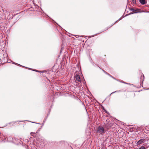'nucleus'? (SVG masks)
<instances>
[{"mask_svg": "<svg viewBox=\"0 0 149 149\" xmlns=\"http://www.w3.org/2000/svg\"><path fill=\"white\" fill-rule=\"evenodd\" d=\"M34 71H35L37 72H40V71H38V70H34Z\"/></svg>", "mask_w": 149, "mask_h": 149, "instance_id": "2eb2a0df", "label": "nucleus"}, {"mask_svg": "<svg viewBox=\"0 0 149 149\" xmlns=\"http://www.w3.org/2000/svg\"><path fill=\"white\" fill-rule=\"evenodd\" d=\"M110 77H112V78H113V77L111 75H110L109 74V75H108Z\"/></svg>", "mask_w": 149, "mask_h": 149, "instance_id": "ddd939ff", "label": "nucleus"}, {"mask_svg": "<svg viewBox=\"0 0 149 149\" xmlns=\"http://www.w3.org/2000/svg\"><path fill=\"white\" fill-rule=\"evenodd\" d=\"M39 141L41 143V145L44 144L46 142V140L43 137H41L40 140Z\"/></svg>", "mask_w": 149, "mask_h": 149, "instance_id": "7ed1b4c3", "label": "nucleus"}, {"mask_svg": "<svg viewBox=\"0 0 149 149\" xmlns=\"http://www.w3.org/2000/svg\"><path fill=\"white\" fill-rule=\"evenodd\" d=\"M139 1L142 5H144L147 3V1H146V0H139Z\"/></svg>", "mask_w": 149, "mask_h": 149, "instance_id": "39448f33", "label": "nucleus"}, {"mask_svg": "<svg viewBox=\"0 0 149 149\" xmlns=\"http://www.w3.org/2000/svg\"><path fill=\"white\" fill-rule=\"evenodd\" d=\"M131 10L133 11V12L136 11V10L132 8L131 9Z\"/></svg>", "mask_w": 149, "mask_h": 149, "instance_id": "9d476101", "label": "nucleus"}, {"mask_svg": "<svg viewBox=\"0 0 149 149\" xmlns=\"http://www.w3.org/2000/svg\"><path fill=\"white\" fill-rule=\"evenodd\" d=\"M113 78V79H115L116 80V79L115 78H114V77H113V78Z\"/></svg>", "mask_w": 149, "mask_h": 149, "instance_id": "f3484780", "label": "nucleus"}, {"mask_svg": "<svg viewBox=\"0 0 149 149\" xmlns=\"http://www.w3.org/2000/svg\"><path fill=\"white\" fill-rule=\"evenodd\" d=\"M79 36H76V37L77 38H78V37H79Z\"/></svg>", "mask_w": 149, "mask_h": 149, "instance_id": "dca6fc26", "label": "nucleus"}, {"mask_svg": "<svg viewBox=\"0 0 149 149\" xmlns=\"http://www.w3.org/2000/svg\"><path fill=\"white\" fill-rule=\"evenodd\" d=\"M148 89H149V88Z\"/></svg>", "mask_w": 149, "mask_h": 149, "instance_id": "a878e982", "label": "nucleus"}, {"mask_svg": "<svg viewBox=\"0 0 149 149\" xmlns=\"http://www.w3.org/2000/svg\"><path fill=\"white\" fill-rule=\"evenodd\" d=\"M17 65H19V64H17Z\"/></svg>", "mask_w": 149, "mask_h": 149, "instance_id": "393cba45", "label": "nucleus"}, {"mask_svg": "<svg viewBox=\"0 0 149 149\" xmlns=\"http://www.w3.org/2000/svg\"><path fill=\"white\" fill-rule=\"evenodd\" d=\"M137 13V12H135V13Z\"/></svg>", "mask_w": 149, "mask_h": 149, "instance_id": "aec40b11", "label": "nucleus"}, {"mask_svg": "<svg viewBox=\"0 0 149 149\" xmlns=\"http://www.w3.org/2000/svg\"><path fill=\"white\" fill-rule=\"evenodd\" d=\"M47 117H46V119L45 120H46V119H47Z\"/></svg>", "mask_w": 149, "mask_h": 149, "instance_id": "4be33fe9", "label": "nucleus"}, {"mask_svg": "<svg viewBox=\"0 0 149 149\" xmlns=\"http://www.w3.org/2000/svg\"><path fill=\"white\" fill-rule=\"evenodd\" d=\"M143 76L142 77V76L141 77V78H140V79L141 78H143V80H142V82L143 81L144 79V76L143 75Z\"/></svg>", "mask_w": 149, "mask_h": 149, "instance_id": "1a4fd4ad", "label": "nucleus"}, {"mask_svg": "<svg viewBox=\"0 0 149 149\" xmlns=\"http://www.w3.org/2000/svg\"><path fill=\"white\" fill-rule=\"evenodd\" d=\"M36 123V124H38V123Z\"/></svg>", "mask_w": 149, "mask_h": 149, "instance_id": "6ab92c4d", "label": "nucleus"}, {"mask_svg": "<svg viewBox=\"0 0 149 149\" xmlns=\"http://www.w3.org/2000/svg\"><path fill=\"white\" fill-rule=\"evenodd\" d=\"M121 19L120 18L118 20H117V21H116V22H115V23L117 21H118V20H120Z\"/></svg>", "mask_w": 149, "mask_h": 149, "instance_id": "4468645a", "label": "nucleus"}, {"mask_svg": "<svg viewBox=\"0 0 149 149\" xmlns=\"http://www.w3.org/2000/svg\"><path fill=\"white\" fill-rule=\"evenodd\" d=\"M120 90H119V91H116L115 92H113L111 94H110V95H111V94L114 93H116V92H120Z\"/></svg>", "mask_w": 149, "mask_h": 149, "instance_id": "0eeeda50", "label": "nucleus"}, {"mask_svg": "<svg viewBox=\"0 0 149 149\" xmlns=\"http://www.w3.org/2000/svg\"><path fill=\"white\" fill-rule=\"evenodd\" d=\"M143 145H146V144H144Z\"/></svg>", "mask_w": 149, "mask_h": 149, "instance_id": "5701e85b", "label": "nucleus"}, {"mask_svg": "<svg viewBox=\"0 0 149 149\" xmlns=\"http://www.w3.org/2000/svg\"><path fill=\"white\" fill-rule=\"evenodd\" d=\"M146 148L145 147V146H143L140 148L139 149H146Z\"/></svg>", "mask_w": 149, "mask_h": 149, "instance_id": "423d86ee", "label": "nucleus"}, {"mask_svg": "<svg viewBox=\"0 0 149 149\" xmlns=\"http://www.w3.org/2000/svg\"><path fill=\"white\" fill-rule=\"evenodd\" d=\"M34 133H34L33 132H31V135H32H32H33L32 134H34Z\"/></svg>", "mask_w": 149, "mask_h": 149, "instance_id": "f8f14e48", "label": "nucleus"}, {"mask_svg": "<svg viewBox=\"0 0 149 149\" xmlns=\"http://www.w3.org/2000/svg\"><path fill=\"white\" fill-rule=\"evenodd\" d=\"M124 83L126 84V83H125V82H124Z\"/></svg>", "mask_w": 149, "mask_h": 149, "instance_id": "b1692460", "label": "nucleus"}, {"mask_svg": "<svg viewBox=\"0 0 149 149\" xmlns=\"http://www.w3.org/2000/svg\"><path fill=\"white\" fill-rule=\"evenodd\" d=\"M132 1L133 3H136V0H132Z\"/></svg>", "mask_w": 149, "mask_h": 149, "instance_id": "6e6552de", "label": "nucleus"}, {"mask_svg": "<svg viewBox=\"0 0 149 149\" xmlns=\"http://www.w3.org/2000/svg\"><path fill=\"white\" fill-rule=\"evenodd\" d=\"M145 139H140L137 142L136 144L137 145H140L144 143L145 142Z\"/></svg>", "mask_w": 149, "mask_h": 149, "instance_id": "f03ea898", "label": "nucleus"}, {"mask_svg": "<svg viewBox=\"0 0 149 149\" xmlns=\"http://www.w3.org/2000/svg\"><path fill=\"white\" fill-rule=\"evenodd\" d=\"M75 78L76 79V80L78 82H81V79L80 78V76L79 75L77 74L75 77Z\"/></svg>", "mask_w": 149, "mask_h": 149, "instance_id": "20e7f679", "label": "nucleus"}, {"mask_svg": "<svg viewBox=\"0 0 149 149\" xmlns=\"http://www.w3.org/2000/svg\"><path fill=\"white\" fill-rule=\"evenodd\" d=\"M14 63V64H15V63Z\"/></svg>", "mask_w": 149, "mask_h": 149, "instance_id": "412c9836", "label": "nucleus"}, {"mask_svg": "<svg viewBox=\"0 0 149 149\" xmlns=\"http://www.w3.org/2000/svg\"><path fill=\"white\" fill-rule=\"evenodd\" d=\"M103 72H104V73L106 74H107L108 75H109V74H108V73H107V72H106V71H105L104 70H103Z\"/></svg>", "mask_w": 149, "mask_h": 149, "instance_id": "9b49d317", "label": "nucleus"}, {"mask_svg": "<svg viewBox=\"0 0 149 149\" xmlns=\"http://www.w3.org/2000/svg\"><path fill=\"white\" fill-rule=\"evenodd\" d=\"M106 130L102 126H100L97 128V132L100 134L103 135V134L106 132Z\"/></svg>", "mask_w": 149, "mask_h": 149, "instance_id": "f257e3e1", "label": "nucleus"}, {"mask_svg": "<svg viewBox=\"0 0 149 149\" xmlns=\"http://www.w3.org/2000/svg\"><path fill=\"white\" fill-rule=\"evenodd\" d=\"M106 111V112L107 113H108L107 111Z\"/></svg>", "mask_w": 149, "mask_h": 149, "instance_id": "a211bd4d", "label": "nucleus"}]
</instances>
